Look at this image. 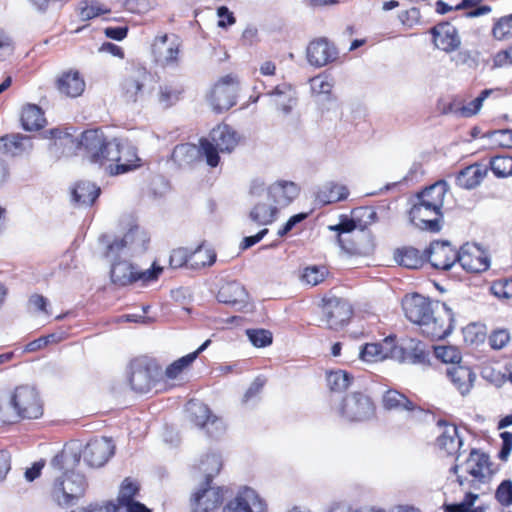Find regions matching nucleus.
<instances>
[{
  "label": "nucleus",
  "mask_w": 512,
  "mask_h": 512,
  "mask_svg": "<svg viewBox=\"0 0 512 512\" xmlns=\"http://www.w3.org/2000/svg\"><path fill=\"white\" fill-rule=\"evenodd\" d=\"M406 318L420 327L421 333L440 340L454 328V314L445 303L431 302L420 294L406 295L402 301Z\"/></svg>",
  "instance_id": "1"
},
{
  "label": "nucleus",
  "mask_w": 512,
  "mask_h": 512,
  "mask_svg": "<svg viewBox=\"0 0 512 512\" xmlns=\"http://www.w3.org/2000/svg\"><path fill=\"white\" fill-rule=\"evenodd\" d=\"M79 461V453L63 449L52 458L49 464L48 469L54 478L51 494L61 506L71 505L85 494L87 488L85 477L70 470Z\"/></svg>",
  "instance_id": "2"
},
{
  "label": "nucleus",
  "mask_w": 512,
  "mask_h": 512,
  "mask_svg": "<svg viewBox=\"0 0 512 512\" xmlns=\"http://www.w3.org/2000/svg\"><path fill=\"white\" fill-rule=\"evenodd\" d=\"M45 137L52 140L48 149L56 157L68 155L70 150L76 145L77 148L84 149L91 163L99 162L100 151H102L106 143L104 134L99 129L84 131L77 144L71 134L63 132L58 128L46 131Z\"/></svg>",
  "instance_id": "3"
},
{
  "label": "nucleus",
  "mask_w": 512,
  "mask_h": 512,
  "mask_svg": "<svg viewBox=\"0 0 512 512\" xmlns=\"http://www.w3.org/2000/svg\"><path fill=\"white\" fill-rule=\"evenodd\" d=\"M360 358L366 362H377L386 358H395L412 364L424 363L427 353L420 342L410 340L406 346L397 347L394 338L386 337L381 343H367L360 351Z\"/></svg>",
  "instance_id": "4"
},
{
  "label": "nucleus",
  "mask_w": 512,
  "mask_h": 512,
  "mask_svg": "<svg viewBox=\"0 0 512 512\" xmlns=\"http://www.w3.org/2000/svg\"><path fill=\"white\" fill-rule=\"evenodd\" d=\"M239 140L238 133L226 124L213 128L209 134V139H200L207 164L216 167L220 160L219 152H232L237 147Z\"/></svg>",
  "instance_id": "5"
},
{
  "label": "nucleus",
  "mask_w": 512,
  "mask_h": 512,
  "mask_svg": "<svg viewBox=\"0 0 512 512\" xmlns=\"http://www.w3.org/2000/svg\"><path fill=\"white\" fill-rule=\"evenodd\" d=\"M450 471L457 476V482L460 486L466 483L474 489L479 488V484L485 483L491 476L489 457L473 449L466 461L461 465H454Z\"/></svg>",
  "instance_id": "6"
},
{
  "label": "nucleus",
  "mask_w": 512,
  "mask_h": 512,
  "mask_svg": "<svg viewBox=\"0 0 512 512\" xmlns=\"http://www.w3.org/2000/svg\"><path fill=\"white\" fill-rule=\"evenodd\" d=\"M108 237L103 235L100 241L107 243L106 257L115 258L116 254H121L124 257H134L144 253L150 241L147 232L139 226H134L126 232L123 237L116 238L109 242Z\"/></svg>",
  "instance_id": "7"
},
{
  "label": "nucleus",
  "mask_w": 512,
  "mask_h": 512,
  "mask_svg": "<svg viewBox=\"0 0 512 512\" xmlns=\"http://www.w3.org/2000/svg\"><path fill=\"white\" fill-rule=\"evenodd\" d=\"M159 368L154 360L148 357L133 359L127 369V378L131 389L137 393H147L155 385Z\"/></svg>",
  "instance_id": "8"
},
{
  "label": "nucleus",
  "mask_w": 512,
  "mask_h": 512,
  "mask_svg": "<svg viewBox=\"0 0 512 512\" xmlns=\"http://www.w3.org/2000/svg\"><path fill=\"white\" fill-rule=\"evenodd\" d=\"M250 193L253 196H263V199L271 201L278 209L288 206L298 196L299 188L294 182L280 180L271 184L265 191L263 183L254 182Z\"/></svg>",
  "instance_id": "9"
},
{
  "label": "nucleus",
  "mask_w": 512,
  "mask_h": 512,
  "mask_svg": "<svg viewBox=\"0 0 512 512\" xmlns=\"http://www.w3.org/2000/svg\"><path fill=\"white\" fill-rule=\"evenodd\" d=\"M11 404L21 418L37 419L43 414L38 391L28 385L19 386L11 397Z\"/></svg>",
  "instance_id": "10"
},
{
  "label": "nucleus",
  "mask_w": 512,
  "mask_h": 512,
  "mask_svg": "<svg viewBox=\"0 0 512 512\" xmlns=\"http://www.w3.org/2000/svg\"><path fill=\"white\" fill-rule=\"evenodd\" d=\"M339 413L347 421L362 422L374 417L375 406L367 395L353 393L343 399Z\"/></svg>",
  "instance_id": "11"
},
{
  "label": "nucleus",
  "mask_w": 512,
  "mask_h": 512,
  "mask_svg": "<svg viewBox=\"0 0 512 512\" xmlns=\"http://www.w3.org/2000/svg\"><path fill=\"white\" fill-rule=\"evenodd\" d=\"M322 302V321L327 328L339 330L348 323L352 315V307L347 300L338 297H325Z\"/></svg>",
  "instance_id": "12"
},
{
  "label": "nucleus",
  "mask_w": 512,
  "mask_h": 512,
  "mask_svg": "<svg viewBox=\"0 0 512 512\" xmlns=\"http://www.w3.org/2000/svg\"><path fill=\"white\" fill-rule=\"evenodd\" d=\"M410 222L420 230L439 232L443 219L442 209L428 207L426 203L414 200L409 211Z\"/></svg>",
  "instance_id": "13"
},
{
  "label": "nucleus",
  "mask_w": 512,
  "mask_h": 512,
  "mask_svg": "<svg viewBox=\"0 0 512 512\" xmlns=\"http://www.w3.org/2000/svg\"><path fill=\"white\" fill-rule=\"evenodd\" d=\"M237 81L232 75L222 77L213 87L209 102L216 112L230 109L236 103Z\"/></svg>",
  "instance_id": "14"
},
{
  "label": "nucleus",
  "mask_w": 512,
  "mask_h": 512,
  "mask_svg": "<svg viewBox=\"0 0 512 512\" xmlns=\"http://www.w3.org/2000/svg\"><path fill=\"white\" fill-rule=\"evenodd\" d=\"M266 502L252 488L244 487L230 499L222 512H266Z\"/></svg>",
  "instance_id": "15"
},
{
  "label": "nucleus",
  "mask_w": 512,
  "mask_h": 512,
  "mask_svg": "<svg viewBox=\"0 0 512 512\" xmlns=\"http://www.w3.org/2000/svg\"><path fill=\"white\" fill-rule=\"evenodd\" d=\"M150 80L151 76L145 68L133 69L122 82V96L127 102L136 103L143 101L147 93V84Z\"/></svg>",
  "instance_id": "16"
},
{
  "label": "nucleus",
  "mask_w": 512,
  "mask_h": 512,
  "mask_svg": "<svg viewBox=\"0 0 512 512\" xmlns=\"http://www.w3.org/2000/svg\"><path fill=\"white\" fill-rule=\"evenodd\" d=\"M113 442L105 437L95 438L89 441L79 455L90 467H101L114 454ZM78 453V451H76Z\"/></svg>",
  "instance_id": "17"
},
{
  "label": "nucleus",
  "mask_w": 512,
  "mask_h": 512,
  "mask_svg": "<svg viewBox=\"0 0 512 512\" xmlns=\"http://www.w3.org/2000/svg\"><path fill=\"white\" fill-rule=\"evenodd\" d=\"M458 256V263L467 272H484L490 266L488 255L476 244L466 243L460 248Z\"/></svg>",
  "instance_id": "18"
},
{
  "label": "nucleus",
  "mask_w": 512,
  "mask_h": 512,
  "mask_svg": "<svg viewBox=\"0 0 512 512\" xmlns=\"http://www.w3.org/2000/svg\"><path fill=\"white\" fill-rule=\"evenodd\" d=\"M338 56L336 47L326 38L311 41L306 49L307 61L310 65L320 68L335 61Z\"/></svg>",
  "instance_id": "19"
},
{
  "label": "nucleus",
  "mask_w": 512,
  "mask_h": 512,
  "mask_svg": "<svg viewBox=\"0 0 512 512\" xmlns=\"http://www.w3.org/2000/svg\"><path fill=\"white\" fill-rule=\"evenodd\" d=\"M428 261L435 269L449 270L458 262L459 251L447 241L432 242L427 250Z\"/></svg>",
  "instance_id": "20"
},
{
  "label": "nucleus",
  "mask_w": 512,
  "mask_h": 512,
  "mask_svg": "<svg viewBox=\"0 0 512 512\" xmlns=\"http://www.w3.org/2000/svg\"><path fill=\"white\" fill-rule=\"evenodd\" d=\"M223 501V489L206 485L199 489L192 498L193 512H213Z\"/></svg>",
  "instance_id": "21"
},
{
  "label": "nucleus",
  "mask_w": 512,
  "mask_h": 512,
  "mask_svg": "<svg viewBox=\"0 0 512 512\" xmlns=\"http://www.w3.org/2000/svg\"><path fill=\"white\" fill-rule=\"evenodd\" d=\"M127 258L121 254H116L115 258H109L112 262L111 280L118 286H127L135 282L136 266L128 261Z\"/></svg>",
  "instance_id": "22"
},
{
  "label": "nucleus",
  "mask_w": 512,
  "mask_h": 512,
  "mask_svg": "<svg viewBox=\"0 0 512 512\" xmlns=\"http://www.w3.org/2000/svg\"><path fill=\"white\" fill-rule=\"evenodd\" d=\"M446 375L462 396L467 395L471 391L476 379V374L472 369L461 364L448 367Z\"/></svg>",
  "instance_id": "23"
},
{
  "label": "nucleus",
  "mask_w": 512,
  "mask_h": 512,
  "mask_svg": "<svg viewBox=\"0 0 512 512\" xmlns=\"http://www.w3.org/2000/svg\"><path fill=\"white\" fill-rule=\"evenodd\" d=\"M433 42L438 49L446 52L456 50L460 45V39L456 28L449 23H442L432 29Z\"/></svg>",
  "instance_id": "24"
},
{
  "label": "nucleus",
  "mask_w": 512,
  "mask_h": 512,
  "mask_svg": "<svg viewBox=\"0 0 512 512\" xmlns=\"http://www.w3.org/2000/svg\"><path fill=\"white\" fill-rule=\"evenodd\" d=\"M153 51L157 60L163 65H174L179 57V44L176 39L169 42V37L163 35L157 37L153 44Z\"/></svg>",
  "instance_id": "25"
},
{
  "label": "nucleus",
  "mask_w": 512,
  "mask_h": 512,
  "mask_svg": "<svg viewBox=\"0 0 512 512\" xmlns=\"http://www.w3.org/2000/svg\"><path fill=\"white\" fill-rule=\"evenodd\" d=\"M271 103L284 114H289L296 103V93L288 83H281L267 93Z\"/></svg>",
  "instance_id": "26"
},
{
  "label": "nucleus",
  "mask_w": 512,
  "mask_h": 512,
  "mask_svg": "<svg viewBox=\"0 0 512 512\" xmlns=\"http://www.w3.org/2000/svg\"><path fill=\"white\" fill-rule=\"evenodd\" d=\"M438 425L443 427V431L437 438L438 447L448 455H456L462 446L457 427L444 421H439Z\"/></svg>",
  "instance_id": "27"
},
{
  "label": "nucleus",
  "mask_w": 512,
  "mask_h": 512,
  "mask_svg": "<svg viewBox=\"0 0 512 512\" xmlns=\"http://www.w3.org/2000/svg\"><path fill=\"white\" fill-rule=\"evenodd\" d=\"M447 191V182L440 180L418 193L415 200L426 203L428 207L442 209Z\"/></svg>",
  "instance_id": "28"
},
{
  "label": "nucleus",
  "mask_w": 512,
  "mask_h": 512,
  "mask_svg": "<svg viewBox=\"0 0 512 512\" xmlns=\"http://www.w3.org/2000/svg\"><path fill=\"white\" fill-rule=\"evenodd\" d=\"M247 292L244 286L236 281L224 284L218 291L217 299L219 302L232 306H243L247 302Z\"/></svg>",
  "instance_id": "29"
},
{
  "label": "nucleus",
  "mask_w": 512,
  "mask_h": 512,
  "mask_svg": "<svg viewBox=\"0 0 512 512\" xmlns=\"http://www.w3.org/2000/svg\"><path fill=\"white\" fill-rule=\"evenodd\" d=\"M58 90L68 97H78L85 89V82L77 71L63 73L57 80Z\"/></svg>",
  "instance_id": "30"
},
{
  "label": "nucleus",
  "mask_w": 512,
  "mask_h": 512,
  "mask_svg": "<svg viewBox=\"0 0 512 512\" xmlns=\"http://www.w3.org/2000/svg\"><path fill=\"white\" fill-rule=\"evenodd\" d=\"M487 174V168L480 164H473L462 169L457 177L456 183L464 189H473L478 186Z\"/></svg>",
  "instance_id": "31"
},
{
  "label": "nucleus",
  "mask_w": 512,
  "mask_h": 512,
  "mask_svg": "<svg viewBox=\"0 0 512 512\" xmlns=\"http://www.w3.org/2000/svg\"><path fill=\"white\" fill-rule=\"evenodd\" d=\"M32 148L29 137L22 135H6L0 138V152L10 155L18 156L30 151Z\"/></svg>",
  "instance_id": "32"
},
{
  "label": "nucleus",
  "mask_w": 512,
  "mask_h": 512,
  "mask_svg": "<svg viewBox=\"0 0 512 512\" xmlns=\"http://www.w3.org/2000/svg\"><path fill=\"white\" fill-rule=\"evenodd\" d=\"M348 188L336 182H328L317 192L316 198L322 204H331L347 199Z\"/></svg>",
  "instance_id": "33"
},
{
  "label": "nucleus",
  "mask_w": 512,
  "mask_h": 512,
  "mask_svg": "<svg viewBox=\"0 0 512 512\" xmlns=\"http://www.w3.org/2000/svg\"><path fill=\"white\" fill-rule=\"evenodd\" d=\"M100 195V188L89 181H79L72 190L73 200L83 206H90Z\"/></svg>",
  "instance_id": "34"
},
{
  "label": "nucleus",
  "mask_w": 512,
  "mask_h": 512,
  "mask_svg": "<svg viewBox=\"0 0 512 512\" xmlns=\"http://www.w3.org/2000/svg\"><path fill=\"white\" fill-rule=\"evenodd\" d=\"M200 156H204L202 145L196 146L195 144L184 143L177 145L172 152V160L179 166L192 164Z\"/></svg>",
  "instance_id": "35"
},
{
  "label": "nucleus",
  "mask_w": 512,
  "mask_h": 512,
  "mask_svg": "<svg viewBox=\"0 0 512 512\" xmlns=\"http://www.w3.org/2000/svg\"><path fill=\"white\" fill-rule=\"evenodd\" d=\"M277 212L278 209L272 202L259 201L251 209L249 219L258 225H268L275 220Z\"/></svg>",
  "instance_id": "36"
},
{
  "label": "nucleus",
  "mask_w": 512,
  "mask_h": 512,
  "mask_svg": "<svg viewBox=\"0 0 512 512\" xmlns=\"http://www.w3.org/2000/svg\"><path fill=\"white\" fill-rule=\"evenodd\" d=\"M210 340L205 341L196 351L189 353L171 363L165 370V375L168 379H176L186 368H188L203 352L208 345Z\"/></svg>",
  "instance_id": "37"
},
{
  "label": "nucleus",
  "mask_w": 512,
  "mask_h": 512,
  "mask_svg": "<svg viewBox=\"0 0 512 512\" xmlns=\"http://www.w3.org/2000/svg\"><path fill=\"white\" fill-rule=\"evenodd\" d=\"M139 161L140 159L137 157L135 149L132 146L125 144L121 153V161L115 165L108 164L109 173L111 175L126 173L136 168Z\"/></svg>",
  "instance_id": "38"
},
{
  "label": "nucleus",
  "mask_w": 512,
  "mask_h": 512,
  "mask_svg": "<svg viewBox=\"0 0 512 512\" xmlns=\"http://www.w3.org/2000/svg\"><path fill=\"white\" fill-rule=\"evenodd\" d=\"M21 122L26 131L39 130L45 123L44 113L37 105L28 104L22 110Z\"/></svg>",
  "instance_id": "39"
},
{
  "label": "nucleus",
  "mask_w": 512,
  "mask_h": 512,
  "mask_svg": "<svg viewBox=\"0 0 512 512\" xmlns=\"http://www.w3.org/2000/svg\"><path fill=\"white\" fill-rule=\"evenodd\" d=\"M492 92L493 90L491 89H485L481 91L478 97L461 107H455L453 104H450L448 109L445 110V113H454L458 116L467 118L472 117L480 111L484 100L487 99Z\"/></svg>",
  "instance_id": "40"
},
{
  "label": "nucleus",
  "mask_w": 512,
  "mask_h": 512,
  "mask_svg": "<svg viewBox=\"0 0 512 512\" xmlns=\"http://www.w3.org/2000/svg\"><path fill=\"white\" fill-rule=\"evenodd\" d=\"M383 407L387 410H407L412 411L416 405L410 401L404 394L397 390H388L382 398Z\"/></svg>",
  "instance_id": "41"
},
{
  "label": "nucleus",
  "mask_w": 512,
  "mask_h": 512,
  "mask_svg": "<svg viewBox=\"0 0 512 512\" xmlns=\"http://www.w3.org/2000/svg\"><path fill=\"white\" fill-rule=\"evenodd\" d=\"M124 146L125 144H122L118 139L106 141L102 151H100L99 162H95L94 164H99L101 166L106 165L107 163L112 165L117 164L121 161V153Z\"/></svg>",
  "instance_id": "42"
},
{
  "label": "nucleus",
  "mask_w": 512,
  "mask_h": 512,
  "mask_svg": "<svg viewBox=\"0 0 512 512\" xmlns=\"http://www.w3.org/2000/svg\"><path fill=\"white\" fill-rule=\"evenodd\" d=\"M197 468L199 472L204 475L205 485H209L213 477L220 472L222 468V459L220 455L216 453L207 454L200 460Z\"/></svg>",
  "instance_id": "43"
},
{
  "label": "nucleus",
  "mask_w": 512,
  "mask_h": 512,
  "mask_svg": "<svg viewBox=\"0 0 512 512\" xmlns=\"http://www.w3.org/2000/svg\"><path fill=\"white\" fill-rule=\"evenodd\" d=\"M186 410L190 420L200 428H203L213 416L209 407L199 401H189Z\"/></svg>",
  "instance_id": "44"
},
{
  "label": "nucleus",
  "mask_w": 512,
  "mask_h": 512,
  "mask_svg": "<svg viewBox=\"0 0 512 512\" xmlns=\"http://www.w3.org/2000/svg\"><path fill=\"white\" fill-rule=\"evenodd\" d=\"M395 260L399 265L409 269H417L421 267L423 263V259L419 251L412 247L397 250L395 253Z\"/></svg>",
  "instance_id": "45"
},
{
  "label": "nucleus",
  "mask_w": 512,
  "mask_h": 512,
  "mask_svg": "<svg viewBox=\"0 0 512 512\" xmlns=\"http://www.w3.org/2000/svg\"><path fill=\"white\" fill-rule=\"evenodd\" d=\"M216 261V253L212 249H203L199 246L194 250L189 257V268L201 269L206 266H211Z\"/></svg>",
  "instance_id": "46"
},
{
  "label": "nucleus",
  "mask_w": 512,
  "mask_h": 512,
  "mask_svg": "<svg viewBox=\"0 0 512 512\" xmlns=\"http://www.w3.org/2000/svg\"><path fill=\"white\" fill-rule=\"evenodd\" d=\"M478 494L466 492L464 499L459 503L445 504V512H485V508L474 506L478 500Z\"/></svg>",
  "instance_id": "47"
},
{
  "label": "nucleus",
  "mask_w": 512,
  "mask_h": 512,
  "mask_svg": "<svg viewBox=\"0 0 512 512\" xmlns=\"http://www.w3.org/2000/svg\"><path fill=\"white\" fill-rule=\"evenodd\" d=\"M140 485L137 481L131 478H125L120 486L118 494V509L132 501L139 494Z\"/></svg>",
  "instance_id": "48"
},
{
  "label": "nucleus",
  "mask_w": 512,
  "mask_h": 512,
  "mask_svg": "<svg viewBox=\"0 0 512 512\" xmlns=\"http://www.w3.org/2000/svg\"><path fill=\"white\" fill-rule=\"evenodd\" d=\"M353 380L351 374L344 370L331 371L327 374V383L329 388L335 392H343Z\"/></svg>",
  "instance_id": "49"
},
{
  "label": "nucleus",
  "mask_w": 512,
  "mask_h": 512,
  "mask_svg": "<svg viewBox=\"0 0 512 512\" xmlns=\"http://www.w3.org/2000/svg\"><path fill=\"white\" fill-rule=\"evenodd\" d=\"M327 275L328 270L325 266L312 265L303 270L301 280L310 286H316L323 282Z\"/></svg>",
  "instance_id": "50"
},
{
  "label": "nucleus",
  "mask_w": 512,
  "mask_h": 512,
  "mask_svg": "<svg viewBox=\"0 0 512 512\" xmlns=\"http://www.w3.org/2000/svg\"><path fill=\"white\" fill-rule=\"evenodd\" d=\"M490 168L497 177L512 175V157L495 156L490 160Z\"/></svg>",
  "instance_id": "51"
},
{
  "label": "nucleus",
  "mask_w": 512,
  "mask_h": 512,
  "mask_svg": "<svg viewBox=\"0 0 512 512\" xmlns=\"http://www.w3.org/2000/svg\"><path fill=\"white\" fill-rule=\"evenodd\" d=\"M435 356L443 363H450L459 365L461 361V353L457 347L454 346H438L435 347Z\"/></svg>",
  "instance_id": "52"
},
{
  "label": "nucleus",
  "mask_w": 512,
  "mask_h": 512,
  "mask_svg": "<svg viewBox=\"0 0 512 512\" xmlns=\"http://www.w3.org/2000/svg\"><path fill=\"white\" fill-rule=\"evenodd\" d=\"M494 38L503 40L512 36V13L501 17L493 26Z\"/></svg>",
  "instance_id": "53"
},
{
  "label": "nucleus",
  "mask_w": 512,
  "mask_h": 512,
  "mask_svg": "<svg viewBox=\"0 0 512 512\" xmlns=\"http://www.w3.org/2000/svg\"><path fill=\"white\" fill-rule=\"evenodd\" d=\"M248 339L255 347H265L272 343V333L265 329H248Z\"/></svg>",
  "instance_id": "54"
},
{
  "label": "nucleus",
  "mask_w": 512,
  "mask_h": 512,
  "mask_svg": "<svg viewBox=\"0 0 512 512\" xmlns=\"http://www.w3.org/2000/svg\"><path fill=\"white\" fill-rule=\"evenodd\" d=\"M481 0H462V2L457 6L458 9H468L466 16L469 18L479 17L491 12V7L488 5H479Z\"/></svg>",
  "instance_id": "55"
},
{
  "label": "nucleus",
  "mask_w": 512,
  "mask_h": 512,
  "mask_svg": "<svg viewBox=\"0 0 512 512\" xmlns=\"http://www.w3.org/2000/svg\"><path fill=\"white\" fill-rule=\"evenodd\" d=\"M179 99V92L170 86H160L158 92V102L163 108H169Z\"/></svg>",
  "instance_id": "56"
},
{
  "label": "nucleus",
  "mask_w": 512,
  "mask_h": 512,
  "mask_svg": "<svg viewBox=\"0 0 512 512\" xmlns=\"http://www.w3.org/2000/svg\"><path fill=\"white\" fill-rule=\"evenodd\" d=\"M490 292L499 299H509L512 297V281H496L490 286Z\"/></svg>",
  "instance_id": "57"
},
{
  "label": "nucleus",
  "mask_w": 512,
  "mask_h": 512,
  "mask_svg": "<svg viewBox=\"0 0 512 512\" xmlns=\"http://www.w3.org/2000/svg\"><path fill=\"white\" fill-rule=\"evenodd\" d=\"M495 496L501 505H512V482L510 480H504L498 486Z\"/></svg>",
  "instance_id": "58"
},
{
  "label": "nucleus",
  "mask_w": 512,
  "mask_h": 512,
  "mask_svg": "<svg viewBox=\"0 0 512 512\" xmlns=\"http://www.w3.org/2000/svg\"><path fill=\"white\" fill-rule=\"evenodd\" d=\"M202 429L206 430L209 437L218 438L224 434L226 427L222 419L213 415Z\"/></svg>",
  "instance_id": "59"
},
{
  "label": "nucleus",
  "mask_w": 512,
  "mask_h": 512,
  "mask_svg": "<svg viewBox=\"0 0 512 512\" xmlns=\"http://www.w3.org/2000/svg\"><path fill=\"white\" fill-rule=\"evenodd\" d=\"M190 254L186 248L174 249L170 255V266L172 268H181L183 266L189 267Z\"/></svg>",
  "instance_id": "60"
},
{
  "label": "nucleus",
  "mask_w": 512,
  "mask_h": 512,
  "mask_svg": "<svg viewBox=\"0 0 512 512\" xmlns=\"http://www.w3.org/2000/svg\"><path fill=\"white\" fill-rule=\"evenodd\" d=\"M162 270H163V268L156 265L155 263L152 265V267L150 269H146V270H139L136 267V275L134 277L135 282L142 281L143 283H148L151 281H155L158 279Z\"/></svg>",
  "instance_id": "61"
},
{
  "label": "nucleus",
  "mask_w": 512,
  "mask_h": 512,
  "mask_svg": "<svg viewBox=\"0 0 512 512\" xmlns=\"http://www.w3.org/2000/svg\"><path fill=\"white\" fill-rule=\"evenodd\" d=\"M509 340L510 334L506 329L495 330L489 336V344L495 350L505 347Z\"/></svg>",
  "instance_id": "62"
},
{
  "label": "nucleus",
  "mask_w": 512,
  "mask_h": 512,
  "mask_svg": "<svg viewBox=\"0 0 512 512\" xmlns=\"http://www.w3.org/2000/svg\"><path fill=\"white\" fill-rule=\"evenodd\" d=\"M311 89L316 94H329L332 89V83L327 77L316 76L310 80Z\"/></svg>",
  "instance_id": "63"
},
{
  "label": "nucleus",
  "mask_w": 512,
  "mask_h": 512,
  "mask_svg": "<svg viewBox=\"0 0 512 512\" xmlns=\"http://www.w3.org/2000/svg\"><path fill=\"white\" fill-rule=\"evenodd\" d=\"M491 137L502 147H512V130L510 129L495 130L492 132Z\"/></svg>",
  "instance_id": "64"
}]
</instances>
